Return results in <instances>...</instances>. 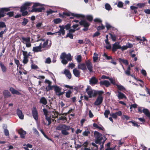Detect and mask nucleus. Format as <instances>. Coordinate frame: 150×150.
Wrapping results in <instances>:
<instances>
[{
	"mask_svg": "<svg viewBox=\"0 0 150 150\" xmlns=\"http://www.w3.org/2000/svg\"><path fill=\"white\" fill-rule=\"evenodd\" d=\"M17 114L19 118L21 119H23L24 118V115L22 113V111L19 109H17L16 110Z\"/></svg>",
	"mask_w": 150,
	"mask_h": 150,
	"instance_id": "obj_19",
	"label": "nucleus"
},
{
	"mask_svg": "<svg viewBox=\"0 0 150 150\" xmlns=\"http://www.w3.org/2000/svg\"><path fill=\"white\" fill-rule=\"evenodd\" d=\"M23 52V57H28V52L27 51H25L24 50L22 51Z\"/></svg>",
	"mask_w": 150,
	"mask_h": 150,
	"instance_id": "obj_51",
	"label": "nucleus"
},
{
	"mask_svg": "<svg viewBox=\"0 0 150 150\" xmlns=\"http://www.w3.org/2000/svg\"><path fill=\"white\" fill-rule=\"evenodd\" d=\"M71 15L73 16L76 17L78 18H79L80 17H83V15L81 14L71 13Z\"/></svg>",
	"mask_w": 150,
	"mask_h": 150,
	"instance_id": "obj_36",
	"label": "nucleus"
},
{
	"mask_svg": "<svg viewBox=\"0 0 150 150\" xmlns=\"http://www.w3.org/2000/svg\"><path fill=\"white\" fill-rule=\"evenodd\" d=\"M51 62V60L50 57L47 58L45 62V63L47 64H50Z\"/></svg>",
	"mask_w": 150,
	"mask_h": 150,
	"instance_id": "obj_60",
	"label": "nucleus"
},
{
	"mask_svg": "<svg viewBox=\"0 0 150 150\" xmlns=\"http://www.w3.org/2000/svg\"><path fill=\"white\" fill-rule=\"evenodd\" d=\"M28 57H23V62L24 64H26L28 61Z\"/></svg>",
	"mask_w": 150,
	"mask_h": 150,
	"instance_id": "obj_45",
	"label": "nucleus"
},
{
	"mask_svg": "<svg viewBox=\"0 0 150 150\" xmlns=\"http://www.w3.org/2000/svg\"><path fill=\"white\" fill-rule=\"evenodd\" d=\"M59 27L60 28V29L59 30V31L62 35H64L65 33V31L64 30L63 26L59 25Z\"/></svg>",
	"mask_w": 150,
	"mask_h": 150,
	"instance_id": "obj_33",
	"label": "nucleus"
},
{
	"mask_svg": "<svg viewBox=\"0 0 150 150\" xmlns=\"http://www.w3.org/2000/svg\"><path fill=\"white\" fill-rule=\"evenodd\" d=\"M73 73L76 77H80V71L77 69L75 68L73 70Z\"/></svg>",
	"mask_w": 150,
	"mask_h": 150,
	"instance_id": "obj_23",
	"label": "nucleus"
},
{
	"mask_svg": "<svg viewBox=\"0 0 150 150\" xmlns=\"http://www.w3.org/2000/svg\"><path fill=\"white\" fill-rule=\"evenodd\" d=\"M120 62H122L124 64L126 65H127L128 64V62L127 60L120 59Z\"/></svg>",
	"mask_w": 150,
	"mask_h": 150,
	"instance_id": "obj_44",
	"label": "nucleus"
},
{
	"mask_svg": "<svg viewBox=\"0 0 150 150\" xmlns=\"http://www.w3.org/2000/svg\"><path fill=\"white\" fill-rule=\"evenodd\" d=\"M33 116L36 121H37L38 119V115L37 110L35 107H33L32 110Z\"/></svg>",
	"mask_w": 150,
	"mask_h": 150,
	"instance_id": "obj_9",
	"label": "nucleus"
},
{
	"mask_svg": "<svg viewBox=\"0 0 150 150\" xmlns=\"http://www.w3.org/2000/svg\"><path fill=\"white\" fill-rule=\"evenodd\" d=\"M7 28L6 25H5V23L2 22H0V30L1 28Z\"/></svg>",
	"mask_w": 150,
	"mask_h": 150,
	"instance_id": "obj_37",
	"label": "nucleus"
},
{
	"mask_svg": "<svg viewBox=\"0 0 150 150\" xmlns=\"http://www.w3.org/2000/svg\"><path fill=\"white\" fill-rule=\"evenodd\" d=\"M146 40V39L144 37H143L141 38L140 41L139 42L140 43H142V44L143 45V42Z\"/></svg>",
	"mask_w": 150,
	"mask_h": 150,
	"instance_id": "obj_63",
	"label": "nucleus"
},
{
	"mask_svg": "<svg viewBox=\"0 0 150 150\" xmlns=\"http://www.w3.org/2000/svg\"><path fill=\"white\" fill-rule=\"evenodd\" d=\"M109 80L110 81L111 83L113 85H116V84L115 83V80L112 78H110L109 79Z\"/></svg>",
	"mask_w": 150,
	"mask_h": 150,
	"instance_id": "obj_57",
	"label": "nucleus"
},
{
	"mask_svg": "<svg viewBox=\"0 0 150 150\" xmlns=\"http://www.w3.org/2000/svg\"><path fill=\"white\" fill-rule=\"evenodd\" d=\"M54 11H53L52 10L50 9L49 10L47 11V16H48L50 14H52L54 12Z\"/></svg>",
	"mask_w": 150,
	"mask_h": 150,
	"instance_id": "obj_55",
	"label": "nucleus"
},
{
	"mask_svg": "<svg viewBox=\"0 0 150 150\" xmlns=\"http://www.w3.org/2000/svg\"><path fill=\"white\" fill-rule=\"evenodd\" d=\"M32 4V3L27 2L21 7V11L22 13L23 16H25L28 14V13L26 10H29L30 6H31Z\"/></svg>",
	"mask_w": 150,
	"mask_h": 150,
	"instance_id": "obj_4",
	"label": "nucleus"
},
{
	"mask_svg": "<svg viewBox=\"0 0 150 150\" xmlns=\"http://www.w3.org/2000/svg\"><path fill=\"white\" fill-rule=\"evenodd\" d=\"M64 74L68 79H70L71 78V74L68 69H65L64 70Z\"/></svg>",
	"mask_w": 150,
	"mask_h": 150,
	"instance_id": "obj_25",
	"label": "nucleus"
},
{
	"mask_svg": "<svg viewBox=\"0 0 150 150\" xmlns=\"http://www.w3.org/2000/svg\"><path fill=\"white\" fill-rule=\"evenodd\" d=\"M18 133L20 135L21 138H24L25 135L26 134V132L23 130L22 129H20L18 131Z\"/></svg>",
	"mask_w": 150,
	"mask_h": 150,
	"instance_id": "obj_24",
	"label": "nucleus"
},
{
	"mask_svg": "<svg viewBox=\"0 0 150 150\" xmlns=\"http://www.w3.org/2000/svg\"><path fill=\"white\" fill-rule=\"evenodd\" d=\"M33 133L34 134H37L38 136L40 135L39 132L35 128L33 127Z\"/></svg>",
	"mask_w": 150,
	"mask_h": 150,
	"instance_id": "obj_47",
	"label": "nucleus"
},
{
	"mask_svg": "<svg viewBox=\"0 0 150 150\" xmlns=\"http://www.w3.org/2000/svg\"><path fill=\"white\" fill-rule=\"evenodd\" d=\"M94 134L95 138V142L96 144H99L100 145V150L104 147L103 144H102V141L103 139V137L102 134L97 131L94 132Z\"/></svg>",
	"mask_w": 150,
	"mask_h": 150,
	"instance_id": "obj_2",
	"label": "nucleus"
},
{
	"mask_svg": "<svg viewBox=\"0 0 150 150\" xmlns=\"http://www.w3.org/2000/svg\"><path fill=\"white\" fill-rule=\"evenodd\" d=\"M106 45L105 46V47L107 49H110L111 48V46L110 44V43H108L106 44Z\"/></svg>",
	"mask_w": 150,
	"mask_h": 150,
	"instance_id": "obj_62",
	"label": "nucleus"
},
{
	"mask_svg": "<svg viewBox=\"0 0 150 150\" xmlns=\"http://www.w3.org/2000/svg\"><path fill=\"white\" fill-rule=\"evenodd\" d=\"M110 113V111L109 110H106L104 113L105 117L107 118L108 117V115Z\"/></svg>",
	"mask_w": 150,
	"mask_h": 150,
	"instance_id": "obj_43",
	"label": "nucleus"
},
{
	"mask_svg": "<svg viewBox=\"0 0 150 150\" xmlns=\"http://www.w3.org/2000/svg\"><path fill=\"white\" fill-rule=\"evenodd\" d=\"M76 59L77 62L79 63L82 61V57L81 55H78L76 56Z\"/></svg>",
	"mask_w": 150,
	"mask_h": 150,
	"instance_id": "obj_35",
	"label": "nucleus"
},
{
	"mask_svg": "<svg viewBox=\"0 0 150 150\" xmlns=\"http://www.w3.org/2000/svg\"><path fill=\"white\" fill-rule=\"evenodd\" d=\"M142 112L146 116L150 119V112L148 109L144 108L142 110Z\"/></svg>",
	"mask_w": 150,
	"mask_h": 150,
	"instance_id": "obj_22",
	"label": "nucleus"
},
{
	"mask_svg": "<svg viewBox=\"0 0 150 150\" xmlns=\"http://www.w3.org/2000/svg\"><path fill=\"white\" fill-rule=\"evenodd\" d=\"M79 24L81 25H83L85 27H88L90 24L85 20H82L79 22Z\"/></svg>",
	"mask_w": 150,
	"mask_h": 150,
	"instance_id": "obj_18",
	"label": "nucleus"
},
{
	"mask_svg": "<svg viewBox=\"0 0 150 150\" xmlns=\"http://www.w3.org/2000/svg\"><path fill=\"white\" fill-rule=\"evenodd\" d=\"M4 95L5 97L8 98L11 96L10 92L7 90H5L4 91Z\"/></svg>",
	"mask_w": 150,
	"mask_h": 150,
	"instance_id": "obj_31",
	"label": "nucleus"
},
{
	"mask_svg": "<svg viewBox=\"0 0 150 150\" xmlns=\"http://www.w3.org/2000/svg\"><path fill=\"white\" fill-rule=\"evenodd\" d=\"M121 48V46L119 43L118 42H116L113 44L112 50V51L115 52L117 51V49H120Z\"/></svg>",
	"mask_w": 150,
	"mask_h": 150,
	"instance_id": "obj_15",
	"label": "nucleus"
},
{
	"mask_svg": "<svg viewBox=\"0 0 150 150\" xmlns=\"http://www.w3.org/2000/svg\"><path fill=\"white\" fill-rule=\"evenodd\" d=\"M63 26V27L64 28V29H65L67 30L70 29L71 27V25L69 24H67V25L65 26Z\"/></svg>",
	"mask_w": 150,
	"mask_h": 150,
	"instance_id": "obj_48",
	"label": "nucleus"
},
{
	"mask_svg": "<svg viewBox=\"0 0 150 150\" xmlns=\"http://www.w3.org/2000/svg\"><path fill=\"white\" fill-rule=\"evenodd\" d=\"M40 4L39 3H35L33 5L31 11L35 12H40L42 11V10H44L45 8L44 7H40L36 8L35 7L38 6H40Z\"/></svg>",
	"mask_w": 150,
	"mask_h": 150,
	"instance_id": "obj_6",
	"label": "nucleus"
},
{
	"mask_svg": "<svg viewBox=\"0 0 150 150\" xmlns=\"http://www.w3.org/2000/svg\"><path fill=\"white\" fill-rule=\"evenodd\" d=\"M78 68L83 70H86L87 69L86 65L84 63H79L78 65Z\"/></svg>",
	"mask_w": 150,
	"mask_h": 150,
	"instance_id": "obj_20",
	"label": "nucleus"
},
{
	"mask_svg": "<svg viewBox=\"0 0 150 150\" xmlns=\"http://www.w3.org/2000/svg\"><path fill=\"white\" fill-rule=\"evenodd\" d=\"M87 19L90 21H91L93 19V16H88L86 17Z\"/></svg>",
	"mask_w": 150,
	"mask_h": 150,
	"instance_id": "obj_58",
	"label": "nucleus"
},
{
	"mask_svg": "<svg viewBox=\"0 0 150 150\" xmlns=\"http://www.w3.org/2000/svg\"><path fill=\"white\" fill-rule=\"evenodd\" d=\"M116 86L117 88L120 91H123L125 90V88L120 84H116Z\"/></svg>",
	"mask_w": 150,
	"mask_h": 150,
	"instance_id": "obj_32",
	"label": "nucleus"
},
{
	"mask_svg": "<svg viewBox=\"0 0 150 150\" xmlns=\"http://www.w3.org/2000/svg\"><path fill=\"white\" fill-rule=\"evenodd\" d=\"M0 66L1 69V70L3 72H5L7 70V68L4 65L2 62L0 63Z\"/></svg>",
	"mask_w": 150,
	"mask_h": 150,
	"instance_id": "obj_30",
	"label": "nucleus"
},
{
	"mask_svg": "<svg viewBox=\"0 0 150 150\" xmlns=\"http://www.w3.org/2000/svg\"><path fill=\"white\" fill-rule=\"evenodd\" d=\"M100 84L101 85H105L107 87H108L110 85V83L107 80L101 81L100 82Z\"/></svg>",
	"mask_w": 150,
	"mask_h": 150,
	"instance_id": "obj_21",
	"label": "nucleus"
},
{
	"mask_svg": "<svg viewBox=\"0 0 150 150\" xmlns=\"http://www.w3.org/2000/svg\"><path fill=\"white\" fill-rule=\"evenodd\" d=\"M98 55L95 52L93 54V60L94 62H96L98 61Z\"/></svg>",
	"mask_w": 150,
	"mask_h": 150,
	"instance_id": "obj_28",
	"label": "nucleus"
},
{
	"mask_svg": "<svg viewBox=\"0 0 150 150\" xmlns=\"http://www.w3.org/2000/svg\"><path fill=\"white\" fill-rule=\"evenodd\" d=\"M56 129L58 130H61L62 134L64 135H67L69 134L68 131L70 129L71 130V132L73 133L74 131V128H72L69 126L66 125L64 124L61 125L57 126Z\"/></svg>",
	"mask_w": 150,
	"mask_h": 150,
	"instance_id": "obj_1",
	"label": "nucleus"
},
{
	"mask_svg": "<svg viewBox=\"0 0 150 150\" xmlns=\"http://www.w3.org/2000/svg\"><path fill=\"white\" fill-rule=\"evenodd\" d=\"M103 97L102 96H98L94 104L95 105L98 106L101 104L103 100Z\"/></svg>",
	"mask_w": 150,
	"mask_h": 150,
	"instance_id": "obj_10",
	"label": "nucleus"
},
{
	"mask_svg": "<svg viewBox=\"0 0 150 150\" xmlns=\"http://www.w3.org/2000/svg\"><path fill=\"white\" fill-rule=\"evenodd\" d=\"M51 41L49 40L48 39L46 40L42 45V48H49L51 46Z\"/></svg>",
	"mask_w": 150,
	"mask_h": 150,
	"instance_id": "obj_11",
	"label": "nucleus"
},
{
	"mask_svg": "<svg viewBox=\"0 0 150 150\" xmlns=\"http://www.w3.org/2000/svg\"><path fill=\"white\" fill-rule=\"evenodd\" d=\"M98 82V80L96 78L93 77L89 80V83L91 85H93L96 84Z\"/></svg>",
	"mask_w": 150,
	"mask_h": 150,
	"instance_id": "obj_17",
	"label": "nucleus"
},
{
	"mask_svg": "<svg viewBox=\"0 0 150 150\" xmlns=\"http://www.w3.org/2000/svg\"><path fill=\"white\" fill-rule=\"evenodd\" d=\"M129 123H132V125L134 126H136L137 127H139V125L137 124L136 122H133L132 121H130L129 122Z\"/></svg>",
	"mask_w": 150,
	"mask_h": 150,
	"instance_id": "obj_56",
	"label": "nucleus"
},
{
	"mask_svg": "<svg viewBox=\"0 0 150 150\" xmlns=\"http://www.w3.org/2000/svg\"><path fill=\"white\" fill-rule=\"evenodd\" d=\"M53 21L54 23L57 24L60 23L62 22V20L60 18H58L54 19Z\"/></svg>",
	"mask_w": 150,
	"mask_h": 150,
	"instance_id": "obj_38",
	"label": "nucleus"
},
{
	"mask_svg": "<svg viewBox=\"0 0 150 150\" xmlns=\"http://www.w3.org/2000/svg\"><path fill=\"white\" fill-rule=\"evenodd\" d=\"M7 126L5 125H4L3 126V128L4 129V134L6 136H9V134L8 130L6 128Z\"/></svg>",
	"mask_w": 150,
	"mask_h": 150,
	"instance_id": "obj_29",
	"label": "nucleus"
},
{
	"mask_svg": "<svg viewBox=\"0 0 150 150\" xmlns=\"http://www.w3.org/2000/svg\"><path fill=\"white\" fill-rule=\"evenodd\" d=\"M105 150H116V147H110L107 148Z\"/></svg>",
	"mask_w": 150,
	"mask_h": 150,
	"instance_id": "obj_64",
	"label": "nucleus"
},
{
	"mask_svg": "<svg viewBox=\"0 0 150 150\" xmlns=\"http://www.w3.org/2000/svg\"><path fill=\"white\" fill-rule=\"evenodd\" d=\"M92 145L94 147V149H93V150H98V146L95 143L93 142L92 143Z\"/></svg>",
	"mask_w": 150,
	"mask_h": 150,
	"instance_id": "obj_59",
	"label": "nucleus"
},
{
	"mask_svg": "<svg viewBox=\"0 0 150 150\" xmlns=\"http://www.w3.org/2000/svg\"><path fill=\"white\" fill-rule=\"evenodd\" d=\"M45 119L48 122L47 125H49L51 123V120L50 117H49L47 116V115L45 116Z\"/></svg>",
	"mask_w": 150,
	"mask_h": 150,
	"instance_id": "obj_41",
	"label": "nucleus"
},
{
	"mask_svg": "<svg viewBox=\"0 0 150 150\" xmlns=\"http://www.w3.org/2000/svg\"><path fill=\"white\" fill-rule=\"evenodd\" d=\"M54 86H51V85H48L47 86V87L48 89H47V88H46L47 91H50V90H52V89L53 88H54Z\"/></svg>",
	"mask_w": 150,
	"mask_h": 150,
	"instance_id": "obj_52",
	"label": "nucleus"
},
{
	"mask_svg": "<svg viewBox=\"0 0 150 150\" xmlns=\"http://www.w3.org/2000/svg\"><path fill=\"white\" fill-rule=\"evenodd\" d=\"M10 90L13 94H16L18 95H20L21 94V93L19 92L16 90L12 87L10 88Z\"/></svg>",
	"mask_w": 150,
	"mask_h": 150,
	"instance_id": "obj_26",
	"label": "nucleus"
},
{
	"mask_svg": "<svg viewBox=\"0 0 150 150\" xmlns=\"http://www.w3.org/2000/svg\"><path fill=\"white\" fill-rule=\"evenodd\" d=\"M90 133V132L88 130H86L84 132H83L82 134L83 136H87L88 134Z\"/></svg>",
	"mask_w": 150,
	"mask_h": 150,
	"instance_id": "obj_46",
	"label": "nucleus"
},
{
	"mask_svg": "<svg viewBox=\"0 0 150 150\" xmlns=\"http://www.w3.org/2000/svg\"><path fill=\"white\" fill-rule=\"evenodd\" d=\"M10 10V7L3 8L0 9V18L4 16V13L5 12L8 11Z\"/></svg>",
	"mask_w": 150,
	"mask_h": 150,
	"instance_id": "obj_14",
	"label": "nucleus"
},
{
	"mask_svg": "<svg viewBox=\"0 0 150 150\" xmlns=\"http://www.w3.org/2000/svg\"><path fill=\"white\" fill-rule=\"evenodd\" d=\"M117 92L118 94L116 95V96L117 97L118 99L120 100L123 99V98H126V97L124 94L119 91H118Z\"/></svg>",
	"mask_w": 150,
	"mask_h": 150,
	"instance_id": "obj_16",
	"label": "nucleus"
},
{
	"mask_svg": "<svg viewBox=\"0 0 150 150\" xmlns=\"http://www.w3.org/2000/svg\"><path fill=\"white\" fill-rule=\"evenodd\" d=\"M22 42L25 44L27 47H30L31 46V44L30 42V38L22 37L21 38Z\"/></svg>",
	"mask_w": 150,
	"mask_h": 150,
	"instance_id": "obj_7",
	"label": "nucleus"
},
{
	"mask_svg": "<svg viewBox=\"0 0 150 150\" xmlns=\"http://www.w3.org/2000/svg\"><path fill=\"white\" fill-rule=\"evenodd\" d=\"M60 58L62 59V63L64 64H66L68 63V61H71L72 60V57L70 53L67 54L63 52L61 54Z\"/></svg>",
	"mask_w": 150,
	"mask_h": 150,
	"instance_id": "obj_3",
	"label": "nucleus"
},
{
	"mask_svg": "<svg viewBox=\"0 0 150 150\" xmlns=\"http://www.w3.org/2000/svg\"><path fill=\"white\" fill-rule=\"evenodd\" d=\"M106 27L108 30H109L111 28H113V27L108 23H106Z\"/></svg>",
	"mask_w": 150,
	"mask_h": 150,
	"instance_id": "obj_50",
	"label": "nucleus"
},
{
	"mask_svg": "<svg viewBox=\"0 0 150 150\" xmlns=\"http://www.w3.org/2000/svg\"><path fill=\"white\" fill-rule=\"evenodd\" d=\"M86 91L88 94L89 97L91 98L96 96L98 94L97 91L95 90H93L90 87L88 86L86 89Z\"/></svg>",
	"mask_w": 150,
	"mask_h": 150,
	"instance_id": "obj_5",
	"label": "nucleus"
},
{
	"mask_svg": "<svg viewBox=\"0 0 150 150\" xmlns=\"http://www.w3.org/2000/svg\"><path fill=\"white\" fill-rule=\"evenodd\" d=\"M109 35H110L112 40L113 41H116V37L115 35H113L111 33H109Z\"/></svg>",
	"mask_w": 150,
	"mask_h": 150,
	"instance_id": "obj_40",
	"label": "nucleus"
},
{
	"mask_svg": "<svg viewBox=\"0 0 150 150\" xmlns=\"http://www.w3.org/2000/svg\"><path fill=\"white\" fill-rule=\"evenodd\" d=\"M40 103L44 105H46L47 103V101L44 97H42L40 99Z\"/></svg>",
	"mask_w": 150,
	"mask_h": 150,
	"instance_id": "obj_27",
	"label": "nucleus"
},
{
	"mask_svg": "<svg viewBox=\"0 0 150 150\" xmlns=\"http://www.w3.org/2000/svg\"><path fill=\"white\" fill-rule=\"evenodd\" d=\"M86 65L90 72H93V65L89 60L86 61L85 62Z\"/></svg>",
	"mask_w": 150,
	"mask_h": 150,
	"instance_id": "obj_12",
	"label": "nucleus"
},
{
	"mask_svg": "<svg viewBox=\"0 0 150 150\" xmlns=\"http://www.w3.org/2000/svg\"><path fill=\"white\" fill-rule=\"evenodd\" d=\"M42 43H40L38 46L33 47L32 50L34 52H42Z\"/></svg>",
	"mask_w": 150,
	"mask_h": 150,
	"instance_id": "obj_13",
	"label": "nucleus"
},
{
	"mask_svg": "<svg viewBox=\"0 0 150 150\" xmlns=\"http://www.w3.org/2000/svg\"><path fill=\"white\" fill-rule=\"evenodd\" d=\"M117 6L119 8H122L123 6V3L121 1H119L118 2Z\"/></svg>",
	"mask_w": 150,
	"mask_h": 150,
	"instance_id": "obj_61",
	"label": "nucleus"
},
{
	"mask_svg": "<svg viewBox=\"0 0 150 150\" xmlns=\"http://www.w3.org/2000/svg\"><path fill=\"white\" fill-rule=\"evenodd\" d=\"M54 91L57 95L60 96L62 95L64 93V92L61 91L62 88L59 87V86L55 85L54 86Z\"/></svg>",
	"mask_w": 150,
	"mask_h": 150,
	"instance_id": "obj_8",
	"label": "nucleus"
},
{
	"mask_svg": "<svg viewBox=\"0 0 150 150\" xmlns=\"http://www.w3.org/2000/svg\"><path fill=\"white\" fill-rule=\"evenodd\" d=\"M105 8L107 10L109 11L112 9V8L110 6L109 4L108 3H106L105 4Z\"/></svg>",
	"mask_w": 150,
	"mask_h": 150,
	"instance_id": "obj_39",
	"label": "nucleus"
},
{
	"mask_svg": "<svg viewBox=\"0 0 150 150\" xmlns=\"http://www.w3.org/2000/svg\"><path fill=\"white\" fill-rule=\"evenodd\" d=\"M103 56L105 57L108 60H110V59H112V57L111 56H108L107 54L105 53L103 54Z\"/></svg>",
	"mask_w": 150,
	"mask_h": 150,
	"instance_id": "obj_49",
	"label": "nucleus"
},
{
	"mask_svg": "<svg viewBox=\"0 0 150 150\" xmlns=\"http://www.w3.org/2000/svg\"><path fill=\"white\" fill-rule=\"evenodd\" d=\"M69 37L71 39H73V34L70 33H68L66 36V38Z\"/></svg>",
	"mask_w": 150,
	"mask_h": 150,
	"instance_id": "obj_54",
	"label": "nucleus"
},
{
	"mask_svg": "<svg viewBox=\"0 0 150 150\" xmlns=\"http://www.w3.org/2000/svg\"><path fill=\"white\" fill-rule=\"evenodd\" d=\"M137 107V105L135 103V104H132L131 105H130V109H131L132 108H136ZM130 111H132V110H131Z\"/></svg>",
	"mask_w": 150,
	"mask_h": 150,
	"instance_id": "obj_53",
	"label": "nucleus"
},
{
	"mask_svg": "<svg viewBox=\"0 0 150 150\" xmlns=\"http://www.w3.org/2000/svg\"><path fill=\"white\" fill-rule=\"evenodd\" d=\"M28 22V20L26 18H24L23 19V21L22 22L21 24L22 25L25 26Z\"/></svg>",
	"mask_w": 150,
	"mask_h": 150,
	"instance_id": "obj_42",
	"label": "nucleus"
},
{
	"mask_svg": "<svg viewBox=\"0 0 150 150\" xmlns=\"http://www.w3.org/2000/svg\"><path fill=\"white\" fill-rule=\"evenodd\" d=\"M72 91L71 90H69L65 92V96L67 98H69L71 96V95L72 93Z\"/></svg>",
	"mask_w": 150,
	"mask_h": 150,
	"instance_id": "obj_34",
	"label": "nucleus"
}]
</instances>
